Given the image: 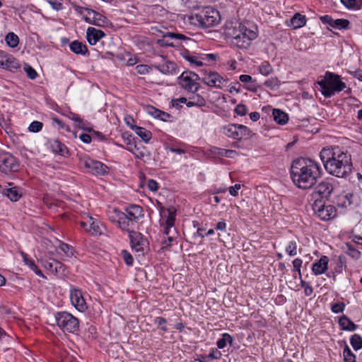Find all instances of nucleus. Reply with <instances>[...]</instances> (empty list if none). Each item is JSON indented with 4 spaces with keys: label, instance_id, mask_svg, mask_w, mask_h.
I'll use <instances>...</instances> for the list:
<instances>
[{
    "label": "nucleus",
    "instance_id": "nucleus-1",
    "mask_svg": "<svg viewBox=\"0 0 362 362\" xmlns=\"http://www.w3.org/2000/svg\"><path fill=\"white\" fill-rule=\"evenodd\" d=\"M290 173L291 180L297 187L308 189L316 184L321 176V168L310 158H300L293 161Z\"/></svg>",
    "mask_w": 362,
    "mask_h": 362
},
{
    "label": "nucleus",
    "instance_id": "nucleus-2",
    "mask_svg": "<svg viewBox=\"0 0 362 362\" xmlns=\"http://www.w3.org/2000/svg\"><path fill=\"white\" fill-rule=\"evenodd\" d=\"M226 35L231 39V43L238 49H247L252 40L257 38L255 31L248 29L245 25L229 26L226 28Z\"/></svg>",
    "mask_w": 362,
    "mask_h": 362
},
{
    "label": "nucleus",
    "instance_id": "nucleus-3",
    "mask_svg": "<svg viewBox=\"0 0 362 362\" xmlns=\"http://www.w3.org/2000/svg\"><path fill=\"white\" fill-rule=\"evenodd\" d=\"M189 19L191 24L207 28L217 25L221 21V16L216 9L206 6L193 13Z\"/></svg>",
    "mask_w": 362,
    "mask_h": 362
},
{
    "label": "nucleus",
    "instance_id": "nucleus-4",
    "mask_svg": "<svg viewBox=\"0 0 362 362\" xmlns=\"http://www.w3.org/2000/svg\"><path fill=\"white\" fill-rule=\"evenodd\" d=\"M317 84L325 98H331L335 92H340L346 88V84L340 80V76L329 71L325 73V78L318 81Z\"/></svg>",
    "mask_w": 362,
    "mask_h": 362
},
{
    "label": "nucleus",
    "instance_id": "nucleus-5",
    "mask_svg": "<svg viewBox=\"0 0 362 362\" xmlns=\"http://www.w3.org/2000/svg\"><path fill=\"white\" fill-rule=\"evenodd\" d=\"M324 167L329 175L337 177L346 178L352 172L351 156L349 153L342 156L339 160H335V162L327 163Z\"/></svg>",
    "mask_w": 362,
    "mask_h": 362
},
{
    "label": "nucleus",
    "instance_id": "nucleus-6",
    "mask_svg": "<svg viewBox=\"0 0 362 362\" xmlns=\"http://www.w3.org/2000/svg\"><path fill=\"white\" fill-rule=\"evenodd\" d=\"M55 320L58 327L64 332L75 333L79 330L78 320L68 312L57 313Z\"/></svg>",
    "mask_w": 362,
    "mask_h": 362
},
{
    "label": "nucleus",
    "instance_id": "nucleus-7",
    "mask_svg": "<svg viewBox=\"0 0 362 362\" xmlns=\"http://www.w3.org/2000/svg\"><path fill=\"white\" fill-rule=\"evenodd\" d=\"M349 154L348 151L344 150L338 146H330L323 148L320 153V157L323 163V165L325 166L327 163H332L335 160H339L342 156H345Z\"/></svg>",
    "mask_w": 362,
    "mask_h": 362
},
{
    "label": "nucleus",
    "instance_id": "nucleus-8",
    "mask_svg": "<svg viewBox=\"0 0 362 362\" xmlns=\"http://www.w3.org/2000/svg\"><path fill=\"white\" fill-rule=\"evenodd\" d=\"M19 161L11 153L6 151L0 152V172L10 175L19 170Z\"/></svg>",
    "mask_w": 362,
    "mask_h": 362
},
{
    "label": "nucleus",
    "instance_id": "nucleus-9",
    "mask_svg": "<svg viewBox=\"0 0 362 362\" xmlns=\"http://www.w3.org/2000/svg\"><path fill=\"white\" fill-rule=\"evenodd\" d=\"M315 214L322 221H329L337 216V210L332 205H325L322 199H316L313 204Z\"/></svg>",
    "mask_w": 362,
    "mask_h": 362
},
{
    "label": "nucleus",
    "instance_id": "nucleus-10",
    "mask_svg": "<svg viewBox=\"0 0 362 362\" xmlns=\"http://www.w3.org/2000/svg\"><path fill=\"white\" fill-rule=\"evenodd\" d=\"M80 165L85 167L88 172L93 175H105L109 173L108 167L100 161L83 157L80 159Z\"/></svg>",
    "mask_w": 362,
    "mask_h": 362
},
{
    "label": "nucleus",
    "instance_id": "nucleus-11",
    "mask_svg": "<svg viewBox=\"0 0 362 362\" xmlns=\"http://www.w3.org/2000/svg\"><path fill=\"white\" fill-rule=\"evenodd\" d=\"M250 132V129L243 124H230L224 127V134L228 137L236 140H241L245 137H247Z\"/></svg>",
    "mask_w": 362,
    "mask_h": 362
},
{
    "label": "nucleus",
    "instance_id": "nucleus-12",
    "mask_svg": "<svg viewBox=\"0 0 362 362\" xmlns=\"http://www.w3.org/2000/svg\"><path fill=\"white\" fill-rule=\"evenodd\" d=\"M191 74L184 71L177 78L178 84L187 91L195 93L199 88V85L194 81V78L190 76Z\"/></svg>",
    "mask_w": 362,
    "mask_h": 362
},
{
    "label": "nucleus",
    "instance_id": "nucleus-13",
    "mask_svg": "<svg viewBox=\"0 0 362 362\" xmlns=\"http://www.w3.org/2000/svg\"><path fill=\"white\" fill-rule=\"evenodd\" d=\"M87 13L88 15H93L92 18L88 16L83 17L84 21L89 24L98 27H105L110 23L107 17L93 9H87Z\"/></svg>",
    "mask_w": 362,
    "mask_h": 362
},
{
    "label": "nucleus",
    "instance_id": "nucleus-14",
    "mask_svg": "<svg viewBox=\"0 0 362 362\" xmlns=\"http://www.w3.org/2000/svg\"><path fill=\"white\" fill-rule=\"evenodd\" d=\"M202 81L209 86L221 88L226 82V80L216 71H209L207 73L206 71H205Z\"/></svg>",
    "mask_w": 362,
    "mask_h": 362
},
{
    "label": "nucleus",
    "instance_id": "nucleus-15",
    "mask_svg": "<svg viewBox=\"0 0 362 362\" xmlns=\"http://www.w3.org/2000/svg\"><path fill=\"white\" fill-rule=\"evenodd\" d=\"M130 240V244L132 250L138 252H144V246L146 245L147 240L144 238V235L136 231H131L129 234Z\"/></svg>",
    "mask_w": 362,
    "mask_h": 362
},
{
    "label": "nucleus",
    "instance_id": "nucleus-16",
    "mask_svg": "<svg viewBox=\"0 0 362 362\" xmlns=\"http://www.w3.org/2000/svg\"><path fill=\"white\" fill-rule=\"evenodd\" d=\"M70 299L72 305L79 311L83 312L86 308V303L82 296L81 291L73 288L70 292Z\"/></svg>",
    "mask_w": 362,
    "mask_h": 362
},
{
    "label": "nucleus",
    "instance_id": "nucleus-17",
    "mask_svg": "<svg viewBox=\"0 0 362 362\" xmlns=\"http://www.w3.org/2000/svg\"><path fill=\"white\" fill-rule=\"evenodd\" d=\"M334 189L333 185L329 180H322L314 189L313 194L321 198H328Z\"/></svg>",
    "mask_w": 362,
    "mask_h": 362
},
{
    "label": "nucleus",
    "instance_id": "nucleus-18",
    "mask_svg": "<svg viewBox=\"0 0 362 362\" xmlns=\"http://www.w3.org/2000/svg\"><path fill=\"white\" fill-rule=\"evenodd\" d=\"M154 68L163 74H175L177 72V66L173 62L163 58V62L155 64Z\"/></svg>",
    "mask_w": 362,
    "mask_h": 362
},
{
    "label": "nucleus",
    "instance_id": "nucleus-19",
    "mask_svg": "<svg viewBox=\"0 0 362 362\" xmlns=\"http://www.w3.org/2000/svg\"><path fill=\"white\" fill-rule=\"evenodd\" d=\"M272 110V115L274 120L280 125H284L286 124L288 121V115L280 109H272L270 105L264 107L262 108V111H270Z\"/></svg>",
    "mask_w": 362,
    "mask_h": 362
},
{
    "label": "nucleus",
    "instance_id": "nucleus-20",
    "mask_svg": "<svg viewBox=\"0 0 362 362\" xmlns=\"http://www.w3.org/2000/svg\"><path fill=\"white\" fill-rule=\"evenodd\" d=\"M329 257L323 255L312 265V272L315 276L325 273L328 269Z\"/></svg>",
    "mask_w": 362,
    "mask_h": 362
},
{
    "label": "nucleus",
    "instance_id": "nucleus-21",
    "mask_svg": "<svg viewBox=\"0 0 362 362\" xmlns=\"http://www.w3.org/2000/svg\"><path fill=\"white\" fill-rule=\"evenodd\" d=\"M188 39L185 35L182 34L167 33L163 35V38L160 40V42L163 46L168 47H175L176 45L175 41L177 40H186Z\"/></svg>",
    "mask_w": 362,
    "mask_h": 362
},
{
    "label": "nucleus",
    "instance_id": "nucleus-22",
    "mask_svg": "<svg viewBox=\"0 0 362 362\" xmlns=\"http://www.w3.org/2000/svg\"><path fill=\"white\" fill-rule=\"evenodd\" d=\"M105 36V33L93 27H89L86 31V38L90 45H95L101 38Z\"/></svg>",
    "mask_w": 362,
    "mask_h": 362
},
{
    "label": "nucleus",
    "instance_id": "nucleus-23",
    "mask_svg": "<svg viewBox=\"0 0 362 362\" xmlns=\"http://www.w3.org/2000/svg\"><path fill=\"white\" fill-rule=\"evenodd\" d=\"M10 187H5L2 197H6L11 202H17L22 197V192L19 187H11L13 184L8 183Z\"/></svg>",
    "mask_w": 362,
    "mask_h": 362
},
{
    "label": "nucleus",
    "instance_id": "nucleus-24",
    "mask_svg": "<svg viewBox=\"0 0 362 362\" xmlns=\"http://www.w3.org/2000/svg\"><path fill=\"white\" fill-rule=\"evenodd\" d=\"M356 205L354 195L352 193H346L340 195L338 198L337 206L341 208L353 207Z\"/></svg>",
    "mask_w": 362,
    "mask_h": 362
},
{
    "label": "nucleus",
    "instance_id": "nucleus-25",
    "mask_svg": "<svg viewBox=\"0 0 362 362\" xmlns=\"http://www.w3.org/2000/svg\"><path fill=\"white\" fill-rule=\"evenodd\" d=\"M339 325L342 330L353 332L355 331L358 325L352 322L346 315H342L339 319Z\"/></svg>",
    "mask_w": 362,
    "mask_h": 362
},
{
    "label": "nucleus",
    "instance_id": "nucleus-26",
    "mask_svg": "<svg viewBox=\"0 0 362 362\" xmlns=\"http://www.w3.org/2000/svg\"><path fill=\"white\" fill-rule=\"evenodd\" d=\"M136 223L132 220H129L125 215L124 213L122 216L117 226L122 230L128 232L130 234L131 231H134V228Z\"/></svg>",
    "mask_w": 362,
    "mask_h": 362
},
{
    "label": "nucleus",
    "instance_id": "nucleus-27",
    "mask_svg": "<svg viewBox=\"0 0 362 362\" xmlns=\"http://www.w3.org/2000/svg\"><path fill=\"white\" fill-rule=\"evenodd\" d=\"M49 144L50 148L53 152L59 153L61 156H65L66 153H68V148L60 141L57 139H53L49 141Z\"/></svg>",
    "mask_w": 362,
    "mask_h": 362
},
{
    "label": "nucleus",
    "instance_id": "nucleus-28",
    "mask_svg": "<svg viewBox=\"0 0 362 362\" xmlns=\"http://www.w3.org/2000/svg\"><path fill=\"white\" fill-rule=\"evenodd\" d=\"M131 129L145 142L148 143L151 137L152 133L146 129L139 126H131Z\"/></svg>",
    "mask_w": 362,
    "mask_h": 362
},
{
    "label": "nucleus",
    "instance_id": "nucleus-29",
    "mask_svg": "<svg viewBox=\"0 0 362 362\" xmlns=\"http://www.w3.org/2000/svg\"><path fill=\"white\" fill-rule=\"evenodd\" d=\"M21 255L23 257V262L30 268V269H32L37 276L42 278H46L45 276L42 274V271L35 264L34 261L30 259L26 253L21 252Z\"/></svg>",
    "mask_w": 362,
    "mask_h": 362
},
{
    "label": "nucleus",
    "instance_id": "nucleus-30",
    "mask_svg": "<svg viewBox=\"0 0 362 362\" xmlns=\"http://www.w3.org/2000/svg\"><path fill=\"white\" fill-rule=\"evenodd\" d=\"M69 47L70 49L76 54L84 55L88 52L87 46L78 40L73 41Z\"/></svg>",
    "mask_w": 362,
    "mask_h": 362
},
{
    "label": "nucleus",
    "instance_id": "nucleus-31",
    "mask_svg": "<svg viewBox=\"0 0 362 362\" xmlns=\"http://www.w3.org/2000/svg\"><path fill=\"white\" fill-rule=\"evenodd\" d=\"M124 212L119 211L117 208H110L107 211V216L109 220L115 223L117 226L118 225L122 216H123Z\"/></svg>",
    "mask_w": 362,
    "mask_h": 362
},
{
    "label": "nucleus",
    "instance_id": "nucleus-32",
    "mask_svg": "<svg viewBox=\"0 0 362 362\" xmlns=\"http://www.w3.org/2000/svg\"><path fill=\"white\" fill-rule=\"evenodd\" d=\"M20 67L18 61L11 55L2 60L1 68L5 69H17Z\"/></svg>",
    "mask_w": 362,
    "mask_h": 362
},
{
    "label": "nucleus",
    "instance_id": "nucleus-33",
    "mask_svg": "<svg viewBox=\"0 0 362 362\" xmlns=\"http://www.w3.org/2000/svg\"><path fill=\"white\" fill-rule=\"evenodd\" d=\"M306 23V18L304 15L296 13L291 19V24L293 28H299L304 26Z\"/></svg>",
    "mask_w": 362,
    "mask_h": 362
},
{
    "label": "nucleus",
    "instance_id": "nucleus-34",
    "mask_svg": "<svg viewBox=\"0 0 362 362\" xmlns=\"http://www.w3.org/2000/svg\"><path fill=\"white\" fill-rule=\"evenodd\" d=\"M233 341V338L230 334L228 333H223L222 334V337L217 341L216 345L218 349H222L226 347L227 344L231 346Z\"/></svg>",
    "mask_w": 362,
    "mask_h": 362
},
{
    "label": "nucleus",
    "instance_id": "nucleus-35",
    "mask_svg": "<svg viewBox=\"0 0 362 362\" xmlns=\"http://www.w3.org/2000/svg\"><path fill=\"white\" fill-rule=\"evenodd\" d=\"M344 250L348 255L354 259H358L361 255V252L349 243L345 244Z\"/></svg>",
    "mask_w": 362,
    "mask_h": 362
},
{
    "label": "nucleus",
    "instance_id": "nucleus-36",
    "mask_svg": "<svg viewBox=\"0 0 362 362\" xmlns=\"http://www.w3.org/2000/svg\"><path fill=\"white\" fill-rule=\"evenodd\" d=\"M341 3L349 9L360 10L362 8V0H341Z\"/></svg>",
    "mask_w": 362,
    "mask_h": 362
},
{
    "label": "nucleus",
    "instance_id": "nucleus-37",
    "mask_svg": "<svg viewBox=\"0 0 362 362\" xmlns=\"http://www.w3.org/2000/svg\"><path fill=\"white\" fill-rule=\"evenodd\" d=\"M5 40L8 46L12 48H15L19 44V37L14 33H8L6 37Z\"/></svg>",
    "mask_w": 362,
    "mask_h": 362
},
{
    "label": "nucleus",
    "instance_id": "nucleus-38",
    "mask_svg": "<svg viewBox=\"0 0 362 362\" xmlns=\"http://www.w3.org/2000/svg\"><path fill=\"white\" fill-rule=\"evenodd\" d=\"M167 218L165 220V224L169 227H173L175 221L176 209L174 207L167 209Z\"/></svg>",
    "mask_w": 362,
    "mask_h": 362
},
{
    "label": "nucleus",
    "instance_id": "nucleus-39",
    "mask_svg": "<svg viewBox=\"0 0 362 362\" xmlns=\"http://www.w3.org/2000/svg\"><path fill=\"white\" fill-rule=\"evenodd\" d=\"M350 344L354 350L361 349L362 348V337L358 334H353L350 338Z\"/></svg>",
    "mask_w": 362,
    "mask_h": 362
},
{
    "label": "nucleus",
    "instance_id": "nucleus-40",
    "mask_svg": "<svg viewBox=\"0 0 362 362\" xmlns=\"http://www.w3.org/2000/svg\"><path fill=\"white\" fill-rule=\"evenodd\" d=\"M264 85L271 90H276L281 86L280 81L276 77H272L266 80Z\"/></svg>",
    "mask_w": 362,
    "mask_h": 362
},
{
    "label": "nucleus",
    "instance_id": "nucleus-41",
    "mask_svg": "<svg viewBox=\"0 0 362 362\" xmlns=\"http://www.w3.org/2000/svg\"><path fill=\"white\" fill-rule=\"evenodd\" d=\"M343 356L345 362H356V356L347 345L344 349Z\"/></svg>",
    "mask_w": 362,
    "mask_h": 362
},
{
    "label": "nucleus",
    "instance_id": "nucleus-42",
    "mask_svg": "<svg viewBox=\"0 0 362 362\" xmlns=\"http://www.w3.org/2000/svg\"><path fill=\"white\" fill-rule=\"evenodd\" d=\"M350 24V22L347 19H336L334 20V22H333V28H337L339 30L341 29H349V25Z\"/></svg>",
    "mask_w": 362,
    "mask_h": 362
},
{
    "label": "nucleus",
    "instance_id": "nucleus-43",
    "mask_svg": "<svg viewBox=\"0 0 362 362\" xmlns=\"http://www.w3.org/2000/svg\"><path fill=\"white\" fill-rule=\"evenodd\" d=\"M259 71L264 76H268L273 71V68L268 62H263L259 66Z\"/></svg>",
    "mask_w": 362,
    "mask_h": 362
},
{
    "label": "nucleus",
    "instance_id": "nucleus-44",
    "mask_svg": "<svg viewBox=\"0 0 362 362\" xmlns=\"http://www.w3.org/2000/svg\"><path fill=\"white\" fill-rule=\"evenodd\" d=\"M285 250L288 255L296 256L297 255V243L294 240L290 241Z\"/></svg>",
    "mask_w": 362,
    "mask_h": 362
},
{
    "label": "nucleus",
    "instance_id": "nucleus-45",
    "mask_svg": "<svg viewBox=\"0 0 362 362\" xmlns=\"http://www.w3.org/2000/svg\"><path fill=\"white\" fill-rule=\"evenodd\" d=\"M183 57L186 60L189 62L191 64H195L197 66H203V62L200 60H198L197 57L190 55L188 52L187 53L185 54Z\"/></svg>",
    "mask_w": 362,
    "mask_h": 362
},
{
    "label": "nucleus",
    "instance_id": "nucleus-46",
    "mask_svg": "<svg viewBox=\"0 0 362 362\" xmlns=\"http://www.w3.org/2000/svg\"><path fill=\"white\" fill-rule=\"evenodd\" d=\"M42 127L43 124L41 122L33 121L30 124L28 130L31 132L37 133L42 129Z\"/></svg>",
    "mask_w": 362,
    "mask_h": 362
},
{
    "label": "nucleus",
    "instance_id": "nucleus-47",
    "mask_svg": "<svg viewBox=\"0 0 362 362\" xmlns=\"http://www.w3.org/2000/svg\"><path fill=\"white\" fill-rule=\"evenodd\" d=\"M121 255L127 265H128V266L133 265L134 258H133L132 255L129 252H127V250H122Z\"/></svg>",
    "mask_w": 362,
    "mask_h": 362
},
{
    "label": "nucleus",
    "instance_id": "nucleus-48",
    "mask_svg": "<svg viewBox=\"0 0 362 362\" xmlns=\"http://www.w3.org/2000/svg\"><path fill=\"white\" fill-rule=\"evenodd\" d=\"M55 265L54 267V274H65L66 272V267L61 262L56 260V262L54 263Z\"/></svg>",
    "mask_w": 362,
    "mask_h": 362
},
{
    "label": "nucleus",
    "instance_id": "nucleus-49",
    "mask_svg": "<svg viewBox=\"0 0 362 362\" xmlns=\"http://www.w3.org/2000/svg\"><path fill=\"white\" fill-rule=\"evenodd\" d=\"M86 230L92 235H98L100 233V227L93 221L90 223L88 228H86Z\"/></svg>",
    "mask_w": 362,
    "mask_h": 362
},
{
    "label": "nucleus",
    "instance_id": "nucleus-50",
    "mask_svg": "<svg viewBox=\"0 0 362 362\" xmlns=\"http://www.w3.org/2000/svg\"><path fill=\"white\" fill-rule=\"evenodd\" d=\"M293 271L296 272L298 274L299 279L301 276L300 268L303 264V260L300 258H296L293 261Z\"/></svg>",
    "mask_w": 362,
    "mask_h": 362
},
{
    "label": "nucleus",
    "instance_id": "nucleus-51",
    "mask_svg": "<svg viewBox=\"0 0 362 362\" xmlns=\"http://www.w3.org/2000/svg\"><path fill=\"white\" fill-rule=\"evenodd\" d=\"M127 208L128 209L129 211H130L132 212L133 211L134 213H135V214H136V216H138L141 218L144 216L143 209L140 206L136 205V204H132Z\"/></svg>",
    "mask_w": 362,
    "mask_h": 362
},
{
    "label": "nucleus",
    "instance_id": "nucleus-52",
    "mask_svg": "<svg viewBox=\"0 0 362 362\" xmlns=\"http://www.w3.org/2000/svg\"><path fill=\"white\" fill-rule=\"evenodd\" d=\"M344 267H346L345 258L340 255L338 257V262L337 263V267L334 269L335 272L341 273Z\"/></svg>",
    "mask_w": 362,
    "mask_h": 362
},
{
    "label": "nucleus",
    "instance_id": "nucleus-53",
    "mask_svg": "<svg viewBox=\"0 0 362 362\" xmlns=\"http://www.w3.org/2000/svg\"><path fill=\"white\" fill-rule=\"evenodd\" d=\"M154 323L156 324L158 326L160 327L161 329L164 332L168 331V328L166 327L165 325L167 323V320L162 317H156L154 319Z\"/></svg>",
    "mask_w": 362,
    "mask_h": 362
},
{
    "label": "nucleus",
    "instance_id": "nucleus-54",
    "mask_svg": "<svg viewBox=\"0 0 362 362\" xmlns=\"http://www.w3.org/2000/svg\"><path fill=\"white\" fill-rule=\"evenodd\" d=\"M235 112L238 115L245 116L247 114L248 109L244 104H238L235 109Z\"/></svg>",
    "mask_w": 362,
    "mask_h": 362
},
{
    "label": "nucleus",
    "instance_id": "nucleus-55",
    "mask_svg": "<svg viewBox=\"0 0 362 362\" xmlns=\"http://www.w3.org/2000/svg\"><path fill=\"white\" fill-rule=\"evenodd\" d=\"M345 308V304L343 302H338L336 303H334L332 307L331 310L334 313H340L344 311Z\"/></svg>",
    "mask_w": 362,
    "mask_h": 362
},
{
    "label": "nucleus",
    "instance_id": "nucleus-56",
    "mask_svg": "<svg viewBox=\"0 0 362 362\" xmlns=\"http://www.w3.org/2000/svg\"><path fill=\"white\" fill-rule=\"evenodd\" d=\"M136 70L139 74H147L151 70V68L146 64H139L136 66Z\"/></svg>",
    "mask_w": 362,
    "mask_h": 362
},
{
    "label": "nucleus",
    "instance_id": "nucleus-57",
    "mask_svg": "<svg viewBox=\"0 0 362 362\" xmlns=\"http://www.w3.org/2000/svg\"><path fill=\"white\" fill-rule=\"evenodd\" d=\"M24 70L26 72L28 76L30 78V79H35L36 77L37 76V73L36 72V71L30 66L29 65H27L24 67Z\"/></svg>",
    "mask_w": 362,
    "mask_h": 362
},
{
    "label": "nucleus",
    "instance_id": "nucleus-58",
    "mask_svg": "<svg viewBox=\"0 0 362 362\" xmlns=\"http://www.w3.org/2000/svg\"><path fill=\"white\" fill-rule=\"evenodd\" d=\"M89 122L87 121L83 120V119H80V122H78L76 126H77L78 128L83 129L88 132H91L93 131V129L88 127Z\"/></svg>",
    "mask_w": 362,
    "mask_h": 362
},
{
    "label": "nucleus",
    "instance_id": "nucleus-59",
    "mask_svg": "<svg viewBox=\"0 0 362 362\" xmlns=\"http://www.w3.org/2000/svg\"><path fill=\"white\" fill-rule=\"evenodd\" d=\"M48 4L55 11H61L63 9V4L58 0H47Z\"/></svg>",
    "mask_w": 362,
    "mask_h": 362
},
{
    "label": "nucleus",
    "instance_id": "nucleus-60",
    "mask_svg": "<svg viewBox=\"0 0 362 362\" xmlns=\"http://www.w3.org/2000/svg\"><path fill=\"white\" fill-rule=\"evenodd\" d=\"M222 356L221 351L213 349L207 356L205 357L202 356L203 358L206 359H219Z\"/></svg>",
    "mask_w": 362,
    "mask_h": 362
},
{
    "label": "nucleus",
    "instance_id": "nucleus-61",
    "mask_svg": "<svg viewBox=\"0 0 362 362\" xmlns=\"http://www.w3.org/2000/svg\"><path fill=\"white\" fill-rule=\"evenodd\" d=\"M59 248L61 249L62 251H63L68 256H71L73 255L72 247L66 243H61L60 245H59Z\"/></svg>",
    "mask_w": 362,
    "mask_h": 362
},
{
    "label": "nucleus",
    "instance_id": "nucleus-62",
    "mask_svg": "<svg viewBox=\"0 0 362 362\" xmlns=\"http://www.w3.org/2000/svg\"><path fill=\"white\" fill-rule=\"evenodd\" d=\"M124 213V215L129 219V220H132L133 222H134V223H136V221L141 218L138 216H136V214H135V213H134L133 211H130L128 210V209L126 207L125 209V212Z\"/></svg>",
    "mask_w": 362,
    "mask_h": 362
},
{
    "label": "nucleus",
    "instance_id": "nucleus-63",
    "mask_svg": "<svg viewBox=\"0 0 362 362\" xmlns=\"http://www.w3.org/2000/svg\"><path fill=\"white\" fill-rule=\"evenodd\" d=\"M193 100L195 102L196 106L202 107L205 105L204 98L199 94L192 97Z\"/></svg>",
    "mask_w": 362,
    "mask_h": 362
},
{
    "label": "nucleus",
    "instance_id": "nucleus-64",
    "mask_svg": "<svg viewBox=\"0 0 362 362\" xmlns=\"http://www.w3.org/2000/svg\"><path fill=\"white\" fill-rule=\"evenodd\" d=\"M320 19L324 24H327L333 28V22H334V20L330 16L325 15L321 16Z\"/></svg>",
    "mask_w": 362,
    "mask_h": 362
}]
</instances>
